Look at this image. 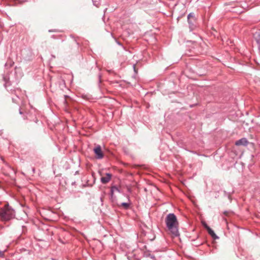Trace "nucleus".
Returning a JSON list of instances; mask_svg holds the SVG:
<instances>
[{
	"label": "nucleus",
	"instance_id": "f257e3e1",
	"mask_svg": "<svg viewBox=\"0 0 260 260\" xmlns=\"http://www.w3.org/2000/svg\"><path fill=\"white\" fill-rule=\"evenodd\" d=\"M165 222L168 231L172 234L174 236H179L178 222L177 217L173 213H170L167 215Z\"/></svg>",
	"mask_w": 260,
	"mask_h": 260
},
{
	"label": "nucleus",
	"instance_id": "f03ea898",
	"mask_svg": "<svg viewBox=\"0 0 260 260\" xmlns=\"http://www.w3.org/2000/svg\"><path fill=\"white\" fill-rule=\"evenodd\" d=\"M15 217V210L6 204L3 207L0 209V220L2 221L7 222L14 218Z\"/></svg>",
	"mask_w": 260,
	"mask_h": 260
},
{
	"label": "nucleus",
	"instance_id": "7ed1b4c3",
	"mask_svg": "<svg viewBox=\"0 0 260 260\" xmlns=\"http://www.w3.org/2000/svg\"><path fill=\"white\" fill-rule=\"evenodd\" d=\"M196 17L193 13H189L187 16V21L191 30H193L196 27Z\"/></svg>",
	"mask_w": 260,
	"mask_h": 260
},
{
	"label": "nucleus",
	"instance_id": "20e7f679",
	"mask_svg": "<svg viewBox=\"0 0 260 260\" xmlns=\"http://www.w3.org/2000/svg\"><path fill=\"white\" fill-rule=\"evenodd\" d=\"M93 152L95 154L96 158L100 159L104 157V154L100 145L96 146L93 149Z\"/></svg>",
	"mask_w": 260,
	"mask_h": 260
},
{
	"label": "nucleus",
	"instance_id": "39448f33",
	"mask_svg": "<svg viewBox=\"0 0 260 260\" xmlns=\"http://www.w3.org/2000/svg\"><path fill=\"white\" fill-rule=\"evenodd\" d=\"M248 143V142L246 138H242V139L237 141L235 142V145L237 146H246L247 145Z\"/></svg>",
	"mask_w": 260,
	"mask_h": 260
},
{
	"label": "nucleus",
	"instance_id": "423d86ee",
	"mask_svg": "<svg viewBox=\"0 0 260 260\" xmlns=\"http://www.w3.org/2000/svg\"><path fill=\"white\" fill-rule=\"evenodd\" d=\"M205 228L208 231L209 234L214 239H218V237L216 236L214 231L207 224L204 225Z\"/></svg>",
	"mask_w": 260,
	"mask_h": 260
},
{
	"label": "nucleus",
	"instance_id": "0eeeda50",
	"mask_svg": "<svg viewBox=\"0 0 260 260\" xmlns=\"http://www.w3.org/2000/svg\"><path fill=\"white\" fill-rule=\"evenodd\" d=\"M111 174L110 173H107L106 176L103 177L101 178V181L102 183L106 184L110 181L111 178Z\"/></svg>",
	"mask_w": 260,
	"mask_h": 260
},
{
	"label": "nucleus",
	"instance_id": "6e6552de",
	"mask_svg": "<svg viewBox=\"0 0 260 260\" xmlns=\"http://www.w3.org/2000/svg\"><path fill=\"white\" fill-rule=\"evenodd\" d=\"M254 38L256 43L258 45V47L260 49V33H255L254 35Z\"/></svg>",
	"mask_w": 260,
	"mask_h": 260
},
{
	"label": "nucleus",
	"instance_id": "1a4fd4ad",
	"mask_svg": "<svg viewBox=\"0 0 260 260\" xmlns=\"http://www.w3.org/2000/svg\"><path fill=\"white\" fill-rule=\"evenodd\" d=\"M115 191L119 192V189L115 186H112L110 190L111 197H113L114 192Z\"/></svg>",
	"mask_w": 260,
	"mask_h": 260
},
{
	"label": "nucleus",
	"instance_id": "9d476101",
	"mask_svg": "<svg viewBox=\"0 0 260 260\" xmlns=\"http://www.w3.org/2000/svg\"><path fill=\"white\" fill-rule=\"evenodd\" d=\"M78 45V43L77 42L76 40L75 39H73L69 44V47H70L71 46L73 47H77Z\"/></svg>",
	"mask_w": 260,
	"mask_h": 260
},
{
	"label": "nucleus",
	"instance_id": "9b49d317",
	"mask_svg": "<svg viewBox=\"0 0 260 260\" xmlns=\"http://www.w3.org/2000/svg\"><path fill=\"white\" fill-rule=\"evenodd\" d=\"M121 206H122L125 209H127L130 206V204L128 203H122Z\"/></svg>",
	"mask_w": 260,
	"mask_h": 260
},
{
	"label": "nucleus",
	"instance_id": "f8f14e48",
	"mask_svg": "<svg viewBox=\"0 0 260 260\" xmlns=\"http://www.w3.org/2000/svg\"><path fill=\"white\" fill-rule=\"evenodd\" d=\"M93 4L96 7H99L100 5L101 0H92Z\"/></svg>",
	"mask_w": 260,
	"mask_h": 260
},
{
	"label": "nucleus",
	"instance_id": "ddd939ff",
	"mask_svg": "<svg viewBox=\"0 0 260 260\" xmlns=\"http://www.w3.org/2000/svg\"><path fill=\"white\" fill-rule=\"evenodd\" d=\"M11 82H6L5 84V87L7 89V90L8 91L11 90V89L9 88V87L11 85Z\"/></svg>",
	"mask_w": 260,
	"mask_h": 260
},
{
	"label": "nucleus",
	"instance_id": "4468645a",
	"mask_svg": "<svg viewBox=\"0 0 260 260\" xmlns=\"http://www.w3.org/2000/svg\"><path fill=\"white\" fill-rule=\"evenodd\" d=\"M133 69H134V72H135V73H137V70L136 69V64H134L133 65Z\"/></svg>",
	"mask_w": 260,
	"mask_h": 260
},
{
	"label": "nucleus",
	"instance_id": "2eb2a0df",
	"mask_svg": "<svg viewBox=\"0 0 260 260\" xmlns=\"http://www.w3.org/2000/svg\"><path fill=\"white\" fill-rule=\"evenodd\" d=\"M4 256V253L3 251H0V257H3Z\"/></svg>",
	"mask_w": 260,
	"mask_h": 260
},
{
	"label": "nucleus",
	"instance_id": "dca6fc26",
	"mask_svg": "<svg viewBox=\"0 0 260 260\" xmlns=\"http://www.w3.org/2000/svg\"><path fill=\"white\" fill-rule=\"evenodd\" d=\"M101 75H99V81H100V82H101V81H102V80H101Z\"/></svg>",
	"mask_w": 260,
	"mask_h": 260
},
{
	"label": "nucleus",
	"instance_id": "f3484780",
	"mask_svg": "<svg viewBox=\"0 0 260 260\" xmlns=\"http://www.w3.org/2000/svg\"><path fill=\"white\" fill-rule=\"evenodd\" d=\"M117 43H118L119 45H121V46H122V44H121L120 42H117Z\"/></svg>",
	"mask_w": 260,
	"mask_h": 260
},
{
	"label": "nucleus",
	"instance_id": "a211bd4d",
	"mask_svg": "<svg viewBox=\"0 0 260 260\" xmlns=\"http://www.w3.org/2000/svg\"><path fill=\"white\" fill-rule=\"evenodd\" d=\"M52 38H54V39H55V38H56L54 35L52 36Z\"/></svg>",
	"mask_w": 260,
	"mask_h": 260
},
{
	"label": "nucleus",
	"instance_id": "6ab92c4d",
	"mask_svg": "<svg viewBox=\"0 0 260 260\" xmlns=\"http://www.w3.org/2000/svg\"><path fill=\"white\" fill-rule=\"evenodd\" d=\"M19 113H20V114H22V112H21L20 110V111H19Z\"/></svg>",
	"mask_w": 260,
	"mask_h": 260
},
{
	"label": "nucleus",
	"instance_id": "aec40b11",
	"mask_svg": "<svg viewBox=\"0 0 260 260\" xmlns=\"http://www.w3.org/2000/svg\"><path fill=\"white\" fill-rule=\"evenodd\" d=\"M13 63H14V62H13L12 63H11V64H10V66H12V65H13Z\"/></svg>",
	"mask_w": 260,
	"mask_h": 260
}]
</instances>
